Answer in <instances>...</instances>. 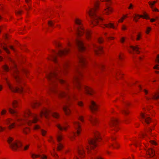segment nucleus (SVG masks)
Instances as JSON below:
<instances>
[{
  "mask_svg": "<svg viewBox=\"0 0 159 159\" xmlns=\"http://www.w3.org/2000/svg\"><path fill=\"white\" fill-rule=\"evenodd\" d=\"M69 65L68 61H66L63 63L61 66H60L58 67H55L52 71L47 75L48 79L50 81V89L51 91L57 93L59 97L63 98L65 99L64 104L62 106V108L66 115H69L70 113V110L68 107L69 102H68L67 104V101L70 102L73 100L76 99V98L74 95H72L70 96L65 92L56 89L55 87L58 82L61 84H65L66 86H67V83L64 80L60 79V76L61 72L64 71Z\"/></svg>",
  "mask_w": 159,
  "mask_h": 159,
  "instance_id": "obj_1",
  "label": "nucleus"
},
{
  "mask_svg": "<svg viewBox=\"0 0 159 159\" xmlns=\"http://www.w3.org/2000/svg\"><path fill=\"white\" fill-rule=\"evenodd\" d=\"M75 70L77 74L74 77L75 84L77 89L79 91L84 89L87 94L89 95H93L94 92L92 89L80 83V78L79 76L81 75V73L80 71L78 70V66L75 67Z\"/></svg>",
  "mask_w": 159,
  "mask_h": 159,
  "instance_id": "obj_2",
  "label": "nucleus"
},
{
  "mask_svg": "<svg viewBox=\"0 0 159 159\" xmlns=\"http://www.w3.org/2000/svg\"><path fill=\"white\" fill-rule=\"evenodd\" d=\"M94 6V8H89V10L87 11V13L91 18V23L94 25L102 21L103 19L97 14L96 11L98 7V3H95Z\"/></svg>",
  "mask_w": 159,
  "mask_h": 159,
  "instance_id": "obj_3",
  "label": "nucleus"
},
{
  "mask_svg": "<svg viewBox=\"0 0 159 159\" xmlns=\"http://www.w3.org/2000/svg\"><path fill=\"white\" fill-rule=\"evenodd\" d=\"M24 119L18 120L19 121H25L28 125L32 123H35L38 120L36 115L32 114L29 110H27L24 113Z\"/></svg>",
  "mask_w": 159,
  "mask_h": 159,
  "instance_id": "obj_4",
  "label": "nucleus"
},
{
  "mask_svg": "<svg viewBox=\"0 0 159 159\" xmlns=\"http://www.w3.org/2000/svg\"><path fill=\"white\" fill-rule=\"evenodd\" d=\"M75 23L79 25L76 28V34L79 36L85 34L87 39H89L91 37V32L89 30H85L82 26V23L81 20L78 19L75 20Z\"/></svg>",
  "mask_w": 159,
  "mask_h": 159,
  "instance_id": "obj_5",
  "label": "nucleus"
},
{
  "mask_svg": "<svg viewBox=\"0 0 159 159\" xmlns=\"http://www.w3.org/2000/svg\"><path fill=\"white\" fill-rule=\"evenodd\" d=\"M99 132L96 131L95 133V139L89 140V144L90 145V147H89L88 145H87L86 147V148L88 150V152H89L90 149H93L97 146L96 141L98 139H101L100 137L99 136Z\"/></svg>",
  "mask_w": 159,
  "mask_h": 159,
  "instance_id": "obj_6",
  "label": "nucleus"
},
{
  "mask_svg": "<svg viewBox=\"0 0 159 159\" xmlns=\"http://www.w3.org/2000/svg\"><path fill=\"white\" fill-rule=\"evenodd\" d=\"M50 115L56 118H57L59 116V115L58 113L52 112L49 109H44L43 111H41L40 116H44L46 118H48Z\"/></svg>",
  "mask_w": 159,
  "mask_h": 159,
  "instance_id": "obj_7",
  "label": "nucleus"
},
{
  "mask_svg": "<svg viewBox=\"0 0 159 159\" xmlns=\"http://www.w3.org/2000/svg\"><path fill=\"white\" fill-rule=\"evenodd\" d=\"M12 138L9 137L7 139V142L10 145V148L13 150H16L17 148L22 146L21 143L19 142H14L11 143L13 140Z\"/></svg>",
  "mask_w": 159,
  "mask_h": 159,
  "instance_id": "obj_8",
  "label": "nucleus"
},
{
  "mask_svg": "<svg viewBox=\"0 0 159 159\" xmlns=\"http://www.w3.org/2000/svg\"><path fill=\"white\" fill-rule=\"evenodd\" d=\"M9 88L13 92H18L19 93H22L24 91L21 85H20L18 87H16L13 85H11L8 82L6 79Z\"/></svg>",
  "mask_w": 159,
  "mask_h": 159,
  "instance_id": "obj_9",
  "label": "nucleus"
},
{
  "mask_svg": "<svg viewBox=\"0 0 159 159\" xmlns=\"http://www.w3.org/2000/svg\"><path fill=\"white\" fill-rule=\"evenodd\" d=\"M10 60L13 63V67L15 68V70H14V76L15 79L17 82L19 84L20 81V78L18 75L19 73V71L16 68V65L14 61H13L11 58L10 59Z\"/></svg>",
  "mask_w": 159,
  "mask_h": 159,
  "instance_id": "obj_10",
  "label": "nucleus"
},
{
  "mask_svg": "<svg viewBox=\"0 0 159 159\" xmlns=\"http://www.w3.org/2000/svg\"><path fill=\"white\" fill-rule=\"evenodd\" d=\"M56 138L58 142L57 149L58 151H60L63 147L62 144L61 143V141L63 138V137L60 134H56Z\"/></svg>",
  "mask_w": 159,
  "mask_h": 159,
  "instance_id": "obj_11",
  "label": "nucleus"
},
{
  "mask_svg": "<svg viewBox=\"0 0 159 159\" xmlns=\"http://www.w3.org/2000/svg\"><path fill=\"white\" fill-rule=\"evenodd\" d=\"M75 43L78 49L80 52H82L85 50V47L84 46L83 41L80 39H76Z\"/></svg>",
  "mask_w": 159,
  "mask_h": 159,
  "instance_id": "obj_12",
  "label": "nucleus"
},
{
  "mask_svg": "<svg viewBox=\"0 0 159 159\" xmlns=\"http://www.w3.org/2000/svg\"><path fill=\"white\" fill-rule=\"evenodd\" d=\"M74 125L76 131L75 133L74 132L73 133L72 136L73 137L76 136V135H78L80 133V125L79 123L77 122H74Z\"/></svg>",
  "mask_w": 159,
  "mask_h": 159,
  "instance_id": "obj_13",
  "label": "nucleus"
},
{
  "mask_svg": "<svg viewBox=\"0 0 159 159\" xmlns=\"http://www.w3.org/2000/svg\"><path fill=\"white\" fill-rule=\"evenodd\" d=\"M77 153L81 158H83L85 156V153L84 147L81 146L79 147L77 149Z\"/></svg>",
  "mask_w": 159,
  "mask_h": 159,
  "instance_id": "obj_14",
  "label": "nucleus"
},
{
  "mask_svg": "<svg viewBox=\"0 0 159 159\" xmlns=\"http://www.w3.org/2000/svg\"><path fill=\"white\" fill-rule=\"evenodd\" d=\"M77 56L79 60V62L81 66L84 65L86 64L85 58V57L81 54H77Z\"/></svg>",
  "mask_w": 159,
  "mask_h": 159,
  "instance_id": "obj_15",
  "label": "nucleus"
},
{
  "mask_svg": "<svg viewBox=\"0 0 159 159\" xmlns=\"http://www.w3.org/2000/svg\"><path fill=\"white\" fill-rule=\"evenodd\" d=\"M68 49H66L63 50H59L57 53L59 57H62L67 54L69 52Z\"/></svg>",
  "mask_w": 159,
  "mask_h": 159,
  "instance_id": "obj_16",
  "label": "nucleus"
},
{
  "mask_svg": "<svg viewBox=\"0 0 159 159\" xmlns=\"http://www.w3.org/2000/svg\"><path fill=\"white\" fill-rule=\"evenodd\" d=\"M94 50L96 54L98 55L102 52V47L94 45Z\"/></svg>",
  "mask_w": 159,
  "mask_h": 159,
  "instance_id": "obj_17",
  "label": "nucleus"
},
{
  "mask_svg": "<svg viewBox=\"0 0 159 159\" xmlns=\"http://www.w3.org/2000/svg\"><path fill=\"white\" fill-rule=\"evenodd\" d=\"M90 108L91 111H97L98 109V105L93 101H91V105L89 107Z\"/></svg>",
  "mask_w": 159,
  "mask_h": 159,
  "instance_id": "obj_18",
  "label": "nucleus"
},
{
  "mask_svg": "<svg viewBox=\"0 0 159 159\" xmlns=\"http://www.w3.org/2000/svg\"><path fill=\"white\" fill-rule=\"evenodd\" d=\"M12 120L10 119H8L6 120V124L7 125H9L8 128L9 129H11L13 128L15 126V123L12 122Z\"/></svg>",
  "mask_w": 159,
  "mask_h": 159,
  "instance_id": "obj_19",
  "label": "nucleus"
},
{
  "mask_svg": "<svg viewBox=\"0 0 159 159\" xmlns=\"http://www.w3.org/2000/svg\"><path fill=\"white\" fill-rule=\"evenodd\" d=\"M118 123V121L117 119L114 118L112 119L111 122L109 123V125L111 127H116L117 124Z\"/></svg>",
  "mask_w": 159,
  "mask_h": 159,
  "instance_id": "obj_20",
  "label": "nucleus"
},
{
  "mask_svg": "<svg viewBox=\"0 0 159 159\" xmlns=\"http://www.w3.org/2000/svg\"><path fill=\"white\" fill-rule=\"evenodd\" d=\"M90 121L93 125H96L98 123L97 119L95 117H91L90 119Z\"/></svg>",
  "mask_w": 159,
  "mask_h": 159,
  "instance_id": "obj_21",
  "label": "nucleus"
},
{
  "mask_svg": "<svg viewBox=\"0 0 159 159\" xmlns=\"http://www.w3.org/2000/svg\"><path fill=\"white\" fill-rule=\"evenodd\" d=\"M107 8L104 10V13L108 15L112 11V9L110 6L107 5Z\"/></svg>",
  "mask_w": 159,
  "mask_h": 159,
  "instance_id": "obj_22",
  "label": "nucleus"
},
{
  "mask_svg": "<svg viewBox=\"0 0 159 159\" xmlns=\"http://www.w3.org/2000/svg\"><path fill=\"white\" fill-rule=\"evenodd\" d=\"M156 2V1L153 2V3H152L149 2H148V3L149 4L151 8H152V11H157L159 12V10L157 8L153 7V5Z\"/></svg>",
  "mask_w": 159,
  "mask_h": 159,
  "instance_id": "obj_23",
  "label": "nucleus"
},
{
  "mask_svg": "<svg viewBox=\"0 0 159 159\" xmlns=\"http://www.w3.org/2000/svg\"><path fill=\"white\" fill-rule=\"evenodd\" d=\"M31 157L34 159L39 157H40L42 159H45L47 158V156L45 155H43V156H41L40 155L35 154H31Z\"/></svg>",
  "mask_w": 159,
  "mask_h": 159,
  "instance_id": "obj_24",
  "label": "nucleus"
},
{
  "mask_svg": "<svg viewBox=\"0 0 159 159\" xmlns=\"http://www.w3.org/2000/svg\"><path fill=\"white\" fill-rule=\"evenodd\" d=\"M56 126L61 130H66L67 127L65 126L64 125H61L60 124H57Z\"/></svg>",
  "mask_w": 159,
  "mask_h": 159,
  "instance_id": "obj_25",
  "label": "nucleus"
},
{
  "mask_svg": "<svg viewBox=\"0 0 159 159\" xmlns=\"http://www.w3.org/2000/svg\"><path fill=\"white\" fill-rule=\"evenodd\" d=\"M141 116L142 118L144 119L145 120V121L146 122L147 124H149V121L150 120V119L149 117H146L143 114V113H141Z\"/></svg>",
  "mask_w": 159,
  "mask_h": 159,
  "instance_id": "obj_26",
  "label": "nucleus"
},
{
  "mask_svg": "<svg viewBox=\"0 0 159 159\" xmlns=\"http://www.w3.org/2000/svg\"><path fill=\"white\" fill-rule=\"evenodd\" d=\"M152 99L154 100H157L159 99V92H156L152 94Z\"/></svg>",
  "mask_w": 159,
  "mask_h": 159,
  "instance_id": "obj_27",
  "label": "nucleus"
},
{
  "mask_svg": "<svg viewBox=\"0 0 159 159\" xmlns=\"http://www.w3.org/2000/svg\"><path fill=\"white\" fill-rule=\"evenodd\" d=\"M143 15H135V16H138L139 18L140 17H143V18H145L146 19H150L148 15L146 13V12H144L143 13Z\"/></svg>",
  "mask_w": 159,
  "mask_h": 159,
  "instance_id": "obj_28",
  "label": "nucleus"
},
{
  "mask_svg": "<svg viewBox=\"0 0 159 159\" xmlns=\"http://www.w3.org/2000/svg\"><path fill=\"white\" fill-rule=\"evenodd\" d=\"M130 48H132L134 51L136 52L139 54L140 52L139 51V48L137 46H130Z\"/></svg>",
  "mask_w": 159,
  "mask_h": 159,
  "instance_id": "obj_29",
  "label": "nucleus"
},
{
  "mask_svg": "<svg viewBox=\"0 0 159 159\" xmlns=\"http://www.w3.org/2000/svg\"><path fill=\"white\" fill-rule=\"evenodd\" d=\"M49 59L55 63L57 62V57L55 54H53L52 55Z\"/></svg>",
  "mask_w": 159,
  "mask_h": 159,
  "instance_id": "obj_30",
  "label": "nucleus"
},
{
  "mask_svg": "<svg viewBox=\"0 0 159 159\" xmlns=\"http://www.w3.org/2000/svg\"><path fill=\"white\" fill-rule=\"evenodd\" d=\"M104 26L107 27H110L112 28L113 29H115V26L113 24L111 23H109L108 24H104Z\"/></svg>",
  "mask_w": 159,
  "mask_h": 159,
  "instance_id": "obj_31",
  "label": "nucleus"
},
{
  "mask_svg": "<svg viewBox=\"0 0 159 159\" xmlns=\"http://www.w3.org/2000/svg\"><path fill=\"white\" fill-rule=\"evenodd\" d=\"M95 67L99 68L102 69L104 68V66L102 64L95 63L94 66Z\"/></svg>",
  "mask_w": 159,
  "mask_h": 159,
  "instance_id": "obj_32",
  "label": "nucleus"
},
{
  "mask_svg": "<svg viewBox=\"0 0 159 159\" xmlns=\"http://www.w3.org/2000/svg\"><path fill=\"white\" fill-rule=\"evenodd\" d=\"M8 111L9 112L12 114L16 115L17 114L16 111L15 110H14L11 108H8Z\"/></svg>",
  "mask_w": 159,
  "mask_h": 159,
  "instance_id": "obj_33",
  "label": "nucleus"
},
{
  "mask_svg": "<svg viewBox=\"0 0 159 159\" xmlns=\"http://www.w3.org/2000/svg\"><path fill=\"white\" fill-rule=\"evenodd\" d=\"M12 105L13 108H15L18 105V102L16 100H14L12 102Z\"/></svg>",
  "mask_w": 159,
  "mask_h": 159,
  "instance_id": "obj_34",
  "label": "nucleus"
},
{
  "mask_svg": "<svg viewBox=\"0 0 159 159\" xmlns=\"http://www.w3.org/2000/svg\"><path fill=\"white\" fill-rule=\"evenodd\" d=\"M40 104L39 102H34L32 104V107L33 108H36L37 107L39 106Z\"/></svg>",
  "mask_w": 159,
  "mask_h": 159,
  "instance_id": "obj_35",
  "label": "nucleus"
},
{
  "mask_svg": "<svg viewBox=\"0 0 159 159\" xmlns=\"http://www.w3.org/2000/svg\"><path fill=\"white\" fill-rule=\"evenodd\" d=\"M23 131L24 134H27L30 131V129L28 128H24L23 129Z\"/></svg>",
  "mask_w": 159,
  "mask_h": 159,
  "instance_id": "obj_36",
  "label": "nucleus"
},
{
  "mask_svg": "<svg viewBox=\"0 0 159 159\" xmlns=\"http://www.w3.org/2000/svg\"><path fill=\"white\" fill-rule=\"evenodd\" d=\"M3 68L6 71H8L9 70V68L7 65H4L3 66Z\"/></svg>",
  "mask_w": 159,
  "mask_h": 159,
  "instance_id": "obj_37",
  "label": "nucleus"
},
{
  "mask_svg": "<svg viewBox=\"0 0 159 159\" xmlns=\"http://www.w3.org/2000/svg\"><path fill=\"white\" fill-rule=\"evenodd\" d=\"M122 111V113L125 114H128L129 113V112L127 111V110L125 108L123 109Z\"/></svg>",
  "mask_w": 159,
  "mask_h": 159,
  "instance_id": "obj_38",
  "label": "nucleus"
},
{
  "mask_svg": "<svg viewBox=\"0 0 159 159\" xmlns=\"http://www.w3.org/2000/svg\"><path fill=\"white\" fill-rule=\"evenodd\" d=\"M111 146L114 148H117L118 146V145L117 143H115L114 144H111Z\"/></svg>",
  "mask_w": 159,
  "mask_h": 159,
  "instance_id": "obj_39",
  "label": "nucleus"
},
{
  "mask_svg": "<svg viewBox=\"0 0 159 159\" xmlns=\"http://www.w3.org/2000/svg\"><path fill=\"white\" fill-rule=\"evenodd\" d=\"M151 30V28L150 27H148L147 29L146 33L147 34H148L149 33V32H150V31Z\"/></svg>",
  "mask_w": 159,
  "mask_h": 159,
  "instance_id": "obj_40",
  "label": "nucleus"
},
{
  "mask_svg": "<svg viewBox=\"0 0 159 159\" xmlns=\"http://www.w3.org/2000/svg\"><path fill=\"white\" fill-rule=\"evenodd\" d=\"M3 48L4 49V50L8 53H9V52L8 49L5 47H3Z\"/></svg>",
  "mask_w": 159,
  "mask_h": 159,
  "instance_id": "obj_41",
  "label": "nucleus"
},
{
  "mask_svg": "<svg viewBox=\"0 0 159 159\" xmlns=\"http://www.w3.org/2000/svg\"><path fill=\"white\" fill-rule=\"evenodd\" d=\"M41 133H42V135L43 136H44L45 134L46 133V131H45L43 129H41Z\"/></svg>",
  "mask_w": 159,
  "mask_h": 159,
  "instance_id": "obj_42",
  "label": "nucleus"
},
{
  "mask_svg": "<svg viewBox=\"0 0 159 159\" xmlns=\"http://www.w3.org/2000/svg\"><path fill=\"white\" fill-rule=\"evenodd\" d=\"M48 25L50 26H51V27L53 25V23L52 21H49L48 22Z\"/></svg>",
  "mask_w": 159,
  "mask_h": 159,
  "instance_id": "obj_43",
  "label": "nucleus"
},
{
  "mask_svg": "<svg viewBox=\"0 0 159 159\" xmlns=\"http://www.w3.org/2000/svg\"><path fill=\"white\" fill-rule=\"evenodd\" d=\"M22 12V11H16V15H20L21 14V12Z\"/></svg>",
  "mask_w": 159,
  "mask_h": 159,
  "instance_id": "obj_44",
  "label": "nucleus"
},
{
  "mask_svg": "<svg viewBox=\"0 0 159 159\" xmlns=\"http://www.w3.org/2000/svg\"><path fill=\"white\" fill-rule=\"evenodd\" d=\"M52 155L56 158L57 159L58 157V156L57 154L56 153L52 154Z\"/></svg>",
  "mask_w": 159,
  "mask_h": 159,
  "instance_id": "obj_45",
  "label": "nucleus"
},
{
  "mask_svg": "<svg viewBox=\"0 0 159 159\" xmlns=\"http://www.w3.org/2000/svg\"><path fill=\"white\" fill-rule=\"evenodd\" d=\"M30 0H25V2L27 3L29 9L31 8L30 7L29 5V2H30Z\"/></svg>",
  "mask_w": 159,
  "mask_h": 159,
  "instance_id": "obj_46",
  "label": "nucleus"
},
{
  "mask_svg": "<svg viewBox=\"0 0 159 159\" xmlns=\"http://www.w3.org/2000/svg\"><path fill=\"white\" fill-rule=\"evenodd\" d=\"M6 112V111L5 109H3L2 112H1V114L2 115H3Z\"/></svg>",
  "mask_w": 159,
  "mask_h": 159,
  "instance_id": "obj_47",
  "label": "nucleus"
},
{
  "mask_svg": "<svg viewBox=\"0 0 159 159\" xmlns=\"http://www.w3.org/2000/svg\"><path fill=\"white\" fill-rule=\"evenodd\" d=\"M98 41L99 43H101L103 42V41L102 38H100L98 39Z\"/></svg>",
  "mask_w": 159,
  "mask_h": 159,
  "instance_id": "obj_48",
  "label": "nucleus"
},
{
  "mask_svg": "<svg viewBox=\"0 0 159 159\" xmlns=\"http://www.w3.org/2000/svg\"><path fill=\"white\" fill-rule=\"evenodd\" d=\"M78 104L79 106H82L83 105L82 102L80 101L78 102Z\"/></svg>",
  "mask_w": 159,
  "mask_h": 159,
  "instance_id": "obj_49",
  "label": "nucleus"
},
{
  "mask_svg": "<svg viewBox=\"0 0 159 159\" xmlns=\"http://www.w3.org/2000/svg\"><path fill=\"white\" fill-rule=\"evenodd\" d=\"M156 61L157 62L159 63V55H157V58L156 60Z\"/></svg>",
  "mask_w": 159,
  "mask_h": 159,
  "instance_id": "obj_50",
  "label": "nucleus"
},
{
  "mask_svg": "<svg viewBox=\"0 0 159 159\" xmlns=\"http://www.w3.org/2000/svg\"><path fill=\"white\" fill-rule=\"evenodd\" d=\"M159 65H157L155 66L154 67V69H159V67H158Z\"/></svg>",
  "mask_w": 159,
  "mask_h": 159,
  "instance_id": "obj_51",
  "label": "nucleus"
},
{
  "mask_svg": "<svg viewBox=\"0 0 159 159\" xmlns=\"http://www.w3.org/2000/svg\"><path fill=\"white\" fill-rule=\"evenodd\" d=\"M151 143L152 144H154L155 145H156L157 144V143H156L153 140H151L150 141Z\"/></svg>",
  "mask_w": 159,
  "mask_h": 159,
  "instance_id": "obj_52",
  "label": "nucleus"
},
{
  "mask_svg": "<svg viewBox=\"0 0 159 159\" xmlns=\"http://www.w3.org/2000/svg\"><path fill=\"white\" fill-rule=\"evenodd\" d=\"M5 129V128L2 127L1 126H0V132L4 130Z\"/></svg>",
  "mask_w": 159,
  "mask_h": 159,
  "instance_id": "obj_53",
  "label": "nucleus"
},
{
  "mask_svg": "<svg viewBox=\"0 0 159 159\" xmlns=\"http://www.w3.org/2000/svg\"><path fill=\"white\" fill-rule=\"evenodd\" d=\"M133 5L132 4H130L129 7H128L129 9H131L132 8Z\"/></svg>",
  "mask_w": 159,
  "mask_h": 159,
  "instance_id": "obj_54",
  "label": "nucleus"
},
{
  "mask_svg": "<svg viewBox=\"0 0 159 159\" xmlns=\"http://www.w3.org/2000/svg\"><path fill=\"white\" fill-rule=\"evenodd\" d=\"M125 39V38L124 37L122 38L120 40V41H121V42L122 43H124Z\"/></svg>",
  "mask_w": 159,
  "mask_h": 159,
  "instance_id": "obj_55",
  "label": "nucleus"
},
{
  "mask_svg": "<svg viewBox=\"0 0 159 159\" xmlns=\"http://www.w3.org/2000/svg\"><path fill=\"white\" fill-rule=\"evenodd\" d=\"M93 159H102V158L100 157H95L94 158V159L93 158Z\"/></svg>",
  "mask_w": 159,
  "mask_h": 159,
  "instance_id": "obj_56",
  "label": "nucleus"
},
{
  "mask_svg": "<svg viewBox=\"0 0 159 159\" xmlns=\"http://www.w3.org/2000/svg\"><path fill=\"white\" fill-rule=\"evenodd\" d=\"M124 19V17H122L121 18V19H120V20H119L118 21L119 22H123V20Z\"/></svg>",
  "mask_w": 159,
  "mask_h": 159,
  "instance_id": "obj_57",
  "label": "nucleus"
},
{
  "mask_svg": "<svg viewBox=\"0 0 159 159\" xmlns=\"http://www.w3.org/2000/svg\"><path fill=\"white\" fill-rule=\"evenodd\" d=\"M29 147V145H27L24 148V150H27Z\"/></svg>",
  "mask_w": 159,
  "mask_h": 159,
  "instance_id": "obj_58",
  "label": "nucleus"
},
{
  "mask_svg": "<svg viewBox=\"0 0 159 159\" xmlns=\"http://www.w3.org/2000/svg\"><path fill=\"white\" fill-rule=\"evenodd\" d=\"M122 29L123 30H126V27L124 25H123L122 27Z\"/></svg>",
  "mask_w": 159,
  "mask_h": 159,
  "instance_id": "obj_59",
  "label": "nucleus"
},
{
  "mask_svg": "<svg viewBox=\"0 0 159 159\" xmlns=\"http://www.w3.org/2000/svg\"><path fill=\"white\" fill-rule=\"evenodd\" d=\"M39 128V126L38 125H36L34 127L35 129H38Z\"/></svg>",
  "mask_w": 159,
  "mask_h": 159,
  "instance_id": "obj_60",
  "label": "nucleus"
},
{
  "mask_svg": "<svg viewBox=\"0 0 159 159\" xmlns=\"http://www.w3.org/2000/svg\"><path fill=\"white\" fill-rule=\"evenodd\" d=\"M140 34H138V35H137V38L136 39L137 40H139L140 39Z\"/></svg>",
  "mask_w": 159,
  "mask_h": 159,
  "instance_id": "obj_61",
  "label": "nucleus"
},
{
  "mask_svg": "<svg viewBox=\"0 0 159 159\" xmlns=\"http://www.w3.org/2000/svg\"><path fill=\"white\" fill-rule=\"evenodd\" d=\"M108 39L112 40L114 39V38L112 37H109L107 38Z\"/></svg>",
  "mask_w": 159,
  "mask_h": 159,
  "instance_id": "obj_62",
  "label": "nucleus"
},
{
  "mask_svg": "<svg viewBox=\"0 0 159 159\" xmlns=\"http://www.w3.org/2000/svg\"><path fill=\"white\" fill-rule=\"evenodd\" d=\"M139 142L138 141H135V143L134 144V145L136 146H137V144H138Z\"/></svg>",
  "mask_w": 159,
  "mask_h": 159,
  "instance_id": "obj_63",
  "label": "nucleus"
},
{
  "mask_svg": "<svg viewBox=\"0 0 159 159\" xmlns=\"http://www.w3.org/2000/svg\"><path fill=\"white\" fill-rule=\"evenodd\" d=\"M156 19H150V21L151 22H152L155 21Z\"/></svg>",
  "mask_w": 159,
  "mask_h": 159,
  "instance_id": "obj_64",
  "label": "nucleus"
}]
</instances>
